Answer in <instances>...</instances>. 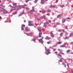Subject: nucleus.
<instances>
[{
    "instance_id": "1",
    "label": "nucleus",
    "mask_w": 73,
    "mask_h": 73,
    "mask_svg": "<svg viewBox=\"0 0 73 73\" xmlns=\"http://www.w3.org/2000/svg\"><path fill=\"white\" fill-rule=\"evenodd\" d=\"M32 23V21H29L28 22V25L29 26H34L35 28L36 27L34 26V25H33V24H31Z\"/></svg>"
},
{
    "instance_id": "2",
    "label": "nucleus",
    "mask_w": 73,
    "mask_h": 73,
    "mask_svg": "<svg viewBox=\"0 0 73 73\" xmlns=\"http://www.w3.org/2000/svg\"><path fill=\"white\" fill-rule=\"evenodd\" d=\"M47 52H46V55H48L49 53H51V52H50V49H47Z\"/></svg>"
},
{
    "instance_id": "3",
    "label": "nucleus",
    "mask_w": 73,
    "mask_h": 73,
    "mask_svg": "<svg viewBox=\"0 0 73 73\" xmlns=\"http://www.w3.org/2000/svg\"><path fill=\"white\" fill-rule=\"evenodd\" d=\"M58 50L59 51H60V53L62 54H63V55H65V54L63 52H62V50H60V49H58Z\"/></svg>"
},
{
    "instance_id": "4",
    "label": "nucleus",
    "mask_w": 73,
    "mask_h": 73,
    "mask_svg": "<svg viewBox=\"0 0 73 73\" xmlns=\"http://www.w3.org/2000/svg\"><path fill=\"white\" fill-rule=\"evenodd\" d=\"M42 35V34L41 33H40L39 34V36H37V38H38V37H42L41 36V35Z\"/></svg>"
},
{
    "instance_id": "5",
    "label": "nucleus",
    "mask_w": 73,
    "mask_h": 73,
    "mask_svg": "<svg viewBox=\"0 0 73 73\" xmlns=\"http://www.w3.org/2000/svg\"><path fill=\"white\" fill-rule=\"evenodd\" d=\"M25 29L26 31H30V28H28L27 27H26Z\"/></svg>"
},
{
    "instance_id": "6",
    "label": "nucleus",
    "mask_w": 73,
    "mask_h": 73,
    "mask_svg": "<svg viewBox=\"0 0 73 73\" xmlns=\"http://www.w3.org/2000/svg\"><path fill=\"white\" fill-rule=\"evenodd\" d=\"M40 3L42 4H44L45 3V1L44 0H41Z\"/></svg>"
},
{
    "instance_id": "7",
    "label": "nucleus",
    "mask_w": 73,
    "mask_h": 73,
    "mask_svg": "<svg viewBox=\"0 0 73 73\" xmlns=\"http://www.w3.org/2000/svg\"><path fill=\"white\" fill-rule=\"evenodd\" d=\"M44 27L45 28L47 27V23H44Z\"/></svg>"
},
{
    "instance_id": "8",
    "label": "nucleus",
    "mask_w": 73,
    "mask_h": 73,
    "mask_svg": "<svg viewBox=\"0 0 73 73\" xmlns=\"http://www.w3.org/2000/svg\"><path fill=\"white\" fill-rule=\"evenodd\" d=\"M15 10V7H12V9L11 10V12H12V11H14V10Z\"/></svg>"
},
{
    "instance_id": "9",
    "label": "nucleus",
    "mask_w": 73,
    "mask_h": 73,
    "mask_svg": "<svg viewBox=\"0 0 73 73\" xmlns=\"http://www.w3.org/2000/svg\"><path fill=\"white\" fill-rule=\"evenodd\" d=\"M19 8H25L24 6L23 5H19Z\"/></svg>"
},
{
    "instance_id": "10",
    "label": "nucleus",
    "mask_w": 73,
    "mask_h": 73,
    "mask_svg": "<svg viewBox=\"0 0 73 73\" xmlns=\"http://www.w3.org/2000/svg\"><path fill=\"white\" fill-rule=\"evenodd\" d=\"M40 28H41V27H38V28H37V29L38 30V31H39V32H41V29H40Z\"/></svg>"
},
{
    "instance_id": "11",
    "label": "nucleus",
    "mask_w": 73,
    "mask_h": 73,
    "mask_svg": "<svg viewBox=\"0 0 73 73\" xmlns=\"http://www.w3.org/2000/svg\"><path fill=\"white\" fill-rule=\"evenodd\" d=\"M45 38L46 40H50V39L51 38L48 37V36H46V37Z\"/></svg>"
},
{
    "instance_id": "12",
    "label": "nucleus",
    "mask_w": 73,
    "mask_h": 73,
    "mask_svg": "<svg viewBox=\"0 0 73 73\" xmlns=\"http://www.w3.org/2000/svg\"><path fill=\"white\" fill-rule=\"evenodd\" d=\"M62 65H64V67H65V68H66V64H65V63H63V62H62Z\"/></svg>"
},
{
    "instance_id": "13",
    "label": "nucleus",
    "mask_w": 73,
    "mask_h": 73,
    "mask_svg": "<svg viewBox=\"0 0 73 73\" xmlns=\"http://www.w3.org/2000/svg\"><path fill=\"white\" fill-rule=\"evenodd\" d=\"M50 34V36L52 37H54V36L53 35V33H51Z\"/></svg>"
},
{
    "instance_id": "14",
    "label": "nucleus",
    "mask_w": 73,
    "mask_h": 73,
    "mask_svg": "<svg viewBox=\"0 0 73 73\" xmlns=\"http://www.w3.org/2000/svg\"><path fill=\"white\" fill-rule=\"evenodd\" d=\"M65 45H66V44H64L60 46V47L64 48V47H65Z\"/></svg>"
},
{
    "instance_id": "15",
    "label": "nucleus",
    "mask_w": 73,
    "mask_h": 73,
    "mask_svg": "<svg viewBox=\"0 0 73 73\" xmlns=\"http://www.w3.org/2000/svg\"><path fill=\"white\" fill-rule=\"evenodd\" d=\"M56 7V5H51L50 6V8H55Z\"/></svg>"
},
{
    "instance_id": "16",
    "label": "nucleus",
    "mask_w": 73,
    "mask_h": 73,
    "mask_svg": "<svg viewBox=\"0 0 73 73\" xmlns=\"http://www.w3.org/2000/svg\"><path fill=\"white\" fill-rule=\"evenodd\" d=\"M24 12H22V13H21L19 15V17L21 16H22V15H23V14H24Z\"/></svg>"
},
{
    "instance_id": "17",
    "label": "nucleus",
    "mask_w": 73,
    "mask_h": 73,
    "mask_svg": "<svg viewBox=\"0 0 73 73\" xmlns=\"http://www.w3.org/2000/svg\"><path fill=\"white\" fill-rule=\"evenodd\" d=\"M59 61L61 62H62V60L61 59H60L59 60V61H58V63L59 64V65H60V63H59Z\"/></svg>"
},
{
    "instance_id": "18",
    "label": "nucleus",
    "mask_w": 73,
    "mask_h": 73,
    "mask_svg": "<svg viewBox=\"0 0 73 73\" xmlns=\"http://www.w3.org/2000/svg\"><path fill=\"white\" fill-rule=\"evenodd\" d=\"M64 20H62V23H65V21H66V19H64Z\"/></svg>"
},
{
    "instance_id": "19",
    "label": "nucleus",
    "mask_w": 73,
    "mask_h": 73,
    "mask_svg": "<svg viewBox=\"0 0 73 73\" xmlns=\"http://www.w3.org/2000/svg\"><path fill=\"white\" fill-rule=\"evenodd\" d=\"M40 41V42H41L42 44H43V43L44 42V41L42 40H40V41Z\"/></svg>"
},
{
    "instance_id": "20",
    "label": "nucleus",
    "mask_w": 73,
    "mask_h": 73,
    "mask_svg": "<svg viewBox=\"0 0 73 73\" xmlns=\"http://www.w3.org/2000/svg\"><path fill=\"white\" fill-rule=\"evenodd\" d=\"M61 16V14H59L58 16L57 17L58 18H59V17H60Z\"/></svg>"
},
{
    "instance_id": "21",
    "label": "nucleus",
    "mask_w": 73,
    "mask_h": 73,
    "mask_svg": "<svg viewBox=\"0 0 73 73\" xmlns=\"http://www.w3.org/2000/svg\"><path fill=\"white\" fill-rule=\"evenodd\" d=\"M62 43V42H57V44H61Z\"/></svg>"
},
{
    "instance_id": "22",
    "label": "nucleus",
    "mask_w": 73,
    "mask_h": 73,
    "mask_svg": "<svg viewBox=\"0 0 73 73\" xmlns=\"http://www.w3.org/2000/svg\"><path fill=\"white\" fill-rule=\"evenodd\" d=\"M70 50H67L66 51L67 53H70Z\"/></svg>"
},
{
    "instance_id": "23",
    "label": "nucleus",
    "mask_w": 73,
    "mask_h": 73,
    "mask_svg": "<svg viewBox=\"0 0 73 73\" xmlns=\"http://www.w3.org/2000/svg\"><path fill=\"white\" fill-rule=\"evenodd\" d=\"M69 36H66L65 38L66 39L68 40V39H69Z\"/></svg>"
},
{
    "instance_id": "24",
    "label": "nucleus",
    "mask_w": 73,
    "mask_h": 73,
    "mask_svg": "<svg viewBox=\"0 0 73 73\" xmlns=\"http://www.w3.org/2000/svg\"><path fill=\"white\" fill-rule=\"evenodd\" d=\"M62 33H61L60 34V36L61 37H62Z\"/></svg>"
},
{
    "instance_id": "25",
    "label": "nucleus",
    "mask_w": 73,
    "mask_h": 73,
    "mask_svg": "<svg viewBox=\"0 0 73 73\" xmlns=\"http://www.w3.org/2000/svg\"><path fill=\"white\" fill-rule=\"evenodd\" d=\"M50 10L49 9H48L47 10V12H50Z\"/></svg>"
},
{
    "instance_id": "26",
    "label": "nucleus",
    "mask_w": 73,
    "mask_h": 73,
    "mask_svg": "<svg viewBox=\"0 0 73 73\" xmlns=\"http://www.w3.org/2000/svg\"><path fill=\"white\" fill-rule=\"evenodd\" d=\"M56 24L57 25H60V23H58V22H57V23H56Z\"/></svg>"
},
{
    "instance_id": "27",
    "label": "nucleus",
    "mask_w": 73,
    "mask_h": 73,
    "mask_svg": "<svg viewBox=\"0 0 73 73\" xmlns=\"http://www.w3.org/2000/svg\"><path fill=\"white\" fill-rule=\"evenodd\" d=\"M42 38H41L40 39H38V41H40L41 40H42V39L43 38V37H42Z\"/></svg>"
},
{
    "instance_id": "28",
    "label": "nucleus",
    "mask_w": 73,
    "mask_h": 73,
    "mask_svg": "<svg viewBox=\"0 0 73 73\" xmlns=\"http://www.w3.org/2000/svg\"><path fill=\"white\" fill-rule=\"evenodd\" d=\"M73 34L72 33H71L70 34V35H69V36H72L73 35Z\"/></svg>"
},
{
    "instance_id": "29",
    "label": "nucleus",
    "mask_w": 73,
    "mask_h": 73,
    "mask_svg": "<svg viewBox=\"0 0 73 73\" xmlns=\"http://www.w3.org/2000/svg\"><path fill=\"white\" fill-rule=\"evenodd\" d=\"M17 12H15V13H13V15H15V14H16L17 13Z\"/></svg>"
},
{
    "instance_id": "30",
    "label": "nucleus",
    "mask_w": 73,
    "mask_h": 73,
    "mask_svg": "<svg viewBox=\"0 0 73 73\" xmlns=\"http://www.w3.org/2000/svg\"><path fill=\"white\" fill-rule=\"evenodd\" d=\"M21 30L22 31L24 30V27H21Z\"/></svg>"
},
{
    "instance_id": "31",
    "label": "nucleus",
    "mask_w": 73,
    "mask_h": 73,
    "mask_svg": "<svg viewBox=\"0 0 73 73\" xmlns=\"http://www.w3.org/2000/svg\"><path fill=\"white\" fill-rule=\"evenodd\" d=\"M43 18L44 19H45L46 18V16H45V15H43Z\"/></svg>"
},
{
    "instance_id": "32",
    "label": "nucleus",
    "mask_w": 73,
    "mask_h": 73,
    "mask_svg": "<svg viewBox=\"0 0 73 73\" xmlns=\"http://www.w3.org/2000/svg\"><path fill=\"white\" fill-rule=\"evenodd\" d=\"M64 6H65L64 5H60V7H62V8H63V7H64Z\"/></svg>"
},
{
    "instance_id": "33",
    "label": "nucleus",
    "mask_w": 73,
    "mask_h": 73,
    "mask_svg": "<svg viewBox=\"0 0 73 73\" xmlns=\"http://www.w3.org/2000/svg\"><path fill=\"white\" fill-rule=\"evenodd\" d=\"M29 1V0H26L25 2L27 3H28V2Z\"/></svg>"
},
{
    "instance_id": "34",
    "label": "nucleus",
    "mask_w": 73,
    "mask_h": 73,
    "mask_svg": "<svg viewBox=\"0 0 73 73\" xmlns=\"http://www.w3.org/2000/svg\"><path fill=\"white\" fill-rule=\"evenodd\" d=\"M35 18L36 19L37 17L38 16L36 15H35Z\"/></svg>"
},
{
    "instance_id": "35",
    "label": "nucleus",
    "mask_w": 73,
    "mask_h": 73,
    "mask_svg": "<svg viewBox=\"0 0 73 73\" xmlns=\"http://www.w3.org/2000/svg\"><path fill=\"white\" fill-rule=\"evenodd\" d=\"M26 10H28V9H29V8L27 7L26 8Z\"/></svg>"
},
{
    "instance_id": "36",
    "label": "nucleus",
    "mask_w": 73,
    "mask_h": 73,
    "mask_svg": "<svg viewBox=\"0 0 73 73\" xmlns=\"http://www.w3.org/2000/svg\"><path fill=\"white\" fill-rule=\"evenodd\" d=\"M12 4H13V5H16V3H13Z\"/></svg>"
},
{
    "instance_id": "37",
    "label": "nucleus",
    "mask_w": 73,
    "mask_h": 73,
    "mask_svg": "<svg viewBox=\"0 0 73 73\" xmlns=\"http://www.w3.org/2000/svg\"><path fill=\"white\" fill-rule=\"evenodd\" d=\"M22 27H25V25H22Z\"/></svg>"
},
{
    "instance_id": "38",
    "label": "nucleus",
    "mask_w": 73,
    "mask_h": 73,
    "mask_svg": "<svg viewBox=\"0 0 73 73\" xmlns=\"http://www.w3.org/2000/svg\"><path fill=\"white\" fill-rule=\"evenodd\" d=\"M33 12H37V11H35V10H33Z\"/></svg>"
},
{
    "instance_id": "39",
    "label": "nucleus",
    "mask_w": 73,
    "mask_h": 73,
    "mask_svg": "<svg viewBox=\"0 0 73 73\" xmlns=\"http://www.w3.org/2000/svg\"><path fill=\"white\" fill-rule=\"evenodd\" d=\"M65 29H68V27H67V26H65Z\"/></svg>"
},
{
    "instance_id": "40",
    "label": "nucleus",
    "mask_w": 73,
    "mask_h": 73,
    "mask_svg": "<svg viewBox=\"0 0 73 73\" xmlns=\"http://www.w3.org/2000/svg\"><path fill=\"white\" fill-rule=\"evenodd\" d=\"M6 11L5 9V10H1V11H2V12H4V11Z\"/></svg>"
},
{
    "instance_id": "41",
    "label": "nucleus",
    "mask_w": 73,
    "mask_h": 73,
    "mask_svg": "<svg viewBox=\"0 0 73 73\" xmlns=\"http://www.w3.org/2000/svg\"><path fill=\"white\" fill-rule=\"evenodd\" d=\"M45 12H46L45 11H43L42 12V13H45Z\"/></svg>"
},
{
    "instance_id": "42",
    "label": "nucleus",
    "mask_w": 73,
    "mask_h": 73,
    "mask_svg": "<svg viewBox=\"0 0 73 73\" xmlns=\"http://www.w3.org/2000/svg\"><path fill=\"white\" fill-rule=\"evenodd\" d=\"M67 66H69V65H70V63H67Z\"/></svg>"
},
{
    "instance_id": "43",
    "label": "nucleus",
    "mask_w": 73,
    "mask_h": 73,
    "mask_svg": "<svg viewBox=\"0 0 73 73\" xmlns=\"http://www.w3.org/2000/svg\"><path fill=\"white\" fill-rule=\"evenodd\" d=\"M66 19H67V20H69V19H70V18L68 17Z\"/></svg>"
},
{
    "instance_id": "44",
    "label": "nucleus",
    "mask_w": 73,
    "mask_h": 73,
    "mask_svg": "<svg viewBox=\"0 0 73 73\" xmlns=\"http://www.w3.org/2000/svg\"><path fill=\"white\" fill-rule=\"evenodd\" d=\"M58 56H59V57H62V55H61L59 54V55H58Z\"/></svg>"
},
{
    "instance_id": "45",
    "label": "nucleus",
    "mask_w": 73,
    "mask_h": 73,
    "mask_svg": "<svg viewBox=\"0 0 73 73\" xmlns=\"http://www.w3.org/2000/svg\"><path fill=\"white\" fill-rule=\"evenodd\" d=\"M46 23L47 24H48V25L49 24V22H48V21H47Z\"/></svg>"
},
{
    "instance_id": "46",
    "label": "nucleus",
    "mask_w": 73,
    "mask_h": 73,
    "mask_svg": "<svg viewBox=\"0 0 73 73\" xmlns=\"http://www.w3.org/2000/svg\"><path fill=\"white\" fill-rule=\"evenodd\" d=\"M62 59H63V60H65V61H66L67 60L66 59H64L63 58H61Z\"/></svg>"
},
{
    "instance_id": "47",
    "label": "nucleus",
    "mask_w": 73,
    "mask_h": 73,
    "mask_svg": "<svg viewBox=\"0 0 73 73\" xmlns=\"http://www.w3.org/2000/svg\"><path fill=\"white\" fill-rule=\"evenodd\" d=\"M7 13V11H5V12H3V13H4V14Z\"/></svg>"
},
{
    "instance_id": "48",
    "label": "nucleus",
    "mask_w": 73,
    "mask_h": 73,
    "mask_svg": "<svg viewBox=\"0 0 73 73\" xmlns=\"http://www.w3.org/2000/svg\"><path fill=\"white\" fill-rule=\"evenodd\" d=\"M29 13H31V14H32V11H29Z\"/></svg>"
},
{
    "instance_id": "49",
    "label": "nucleus",
    "mask_w": 73,
    "mask_h": 73,
    "mask_svg": "<svg viewBox=\"0 0 73 73\" xmlns=\"http://www.w3.org/2000/svg\"><path fill=\"white\" fill-rule=\"evenodd\" d=\"M56 50V49L55 48L53 49V51H54H54H55V50Z\"/></svg>"
},
{
    "instance_id": "50",
    "label": "nucleus",
    "mask_w": 73,
    "mask_h": 73,
    "mask_svg": "<svg viewBox=\"0 0 73 73\" xmlns=\"http://www.w3.org/2000/svg\"><path fill=\"white\" fill-rule=\"evenodd\" d=\"M30 11H31V12H33V10L32 9V10H31Z\"/></svg>"
},
{
    "instance_id": "51",
    "label": "nucleus",
    "mask_w": 73,
    "mask_h": 73,
    "mask_svg": "<svg viewBox=\"0 0 73 73\" xmlns=\"http://www.w3.org/2000/svg\"><path fill=\"white\" fill-rule=\"evenodd\" d=\"M55 53L56 54H57V51L55 52Z\"/></svg>"
},
{
    "instance_id": "52",
    "label": "nucleus",
    "mask_w": 73,
    "mask_h": 73,
    "mask_svg": "<svg viewBox=\"0 0 73 73\" xmlns=\"http://www.w3.org/2000/svg\"><path fill=\"white\" fill-rule=\"evenodd\" d=\"M62 31L63 32H65V31L64 29H62Z\"/></svg>"
},
{
    "instance_id": "53",
    "label": "nucleus",
    "mask_w": 73,
    "mask_h": 73,
    "mask_svg": "<svg viewBox=\"0 0 73 73\" xmlns=\"http://www.w3.org/2000/svg\"><path fill=\"white\" fill-rule=\"evenodd\" d=\"M28 34H30V35H32V33H28Z\"/></svg>"
},
{
    "instance_id": "54",
    "label": "nucleus",
    "mask_w": 73,
    "mask_h": 73,
    "mask_svg": "<svg viewBox=\"0 0 73 73\" xmlns=\"http://www.w3.org/2000/svg\"><path fill=\"white\" fill-rule=\"evenodd\" d=\"M37 20H38V21H40V19H37Z\"/></svg>"
},
{
    "instance_id": "55",
    "label": "nucleus",
    "mask_w": 73,
    "mask_h": 73,
    "mask_svg": "<svg viewBox=\"0 0 73 73\" xmlns=\"http://www.w3.org/2000/svg\"><path fill=\"white\" fill-rule=\"evenodd\" d=\"M34 7H32V9H33H33H34Z\"/></svg>"
},
{
    "instance_id": "56",
    "label": "nucleus",
    "mask_w": 73,
    "mask_h": 73,
    "mask_svg": "<svg viewBox=\"0 0 73 73\" xmlns=\"http://www.w3.org/2000/svg\"><path fill=\"white\" fill-rule=\"evenodd\" d=\"M49 21V22L50 23H51V21L50 20H48Z\"/></svg>"
},
{
    "instance_id": "57",
    "label": "nucleus",
    "mask_w": 73,
    "mask_h": 73,
    "mask_svg": "<svg viewBox=\"0 0 73 73\" xmlns=\"http://www.w3.org/2000/svg\"><path fill=\"white\" fill-rule=\"evenodd\" d=\"M36 39H34L33 40V41H36Z\"/></svg>"
},
{
    "instance_id": "58",
    "label": "nucleus",
    "mask_w": 73,
    "mask_h": 73,
    "mask_svg": "<svg viewBox=\"0 0 73 73\" xmlns=\"http://www.w3.org/2000/svg\"><path fill=\"white\" fill-rule=\"evenodd\" d=\"M41 19H44V17H41Z\"/></svg>"
},
{
    "instance_id": "59",
    "label": "nucleus",
    "mask_w": 73,
    "mask_h": 73,
    "mask_svg": "<svg viewBox=\"0 0 73 73\" xmlns=\"http://www.w3.org/2000/svg\"><path fill=\"white\" fill-rule=\"evenodd\" d=\"M50 43L49 42H47V44H49Z\"/></svg>"
},
{
    "instance_id": "60",
    "label": "nucleus",
    "mask_w": 73,
    "mask_h": 73,
    "mask_svg": "<svg viewBox=\"0 0 73 73\" xmlns=\"http://www.w3.org/2000/svg\"><path fill=\"white\" fill-rule=\"evenodd\" d=\"M67 59H68V60H71V59H70L67 58Z\"/></svg>"
},
{
    "instance_id": "61",
    "label": "nucleus",
    "mask_w": 73,
    "mask_h": 73,
    "mask_svg": "<svg viewBox=\"0 0 73 73\" xmlns=\"http://www.w3.org/2000/svg\"><path fill=\"white\" fill-rule=\"evenodd\" d=\"M35 1H36V2H37V1H38L39 0H35Z\"/></svg>"
},
{
    "instance_id": "62",
    "label": "nucleus",
    "mask_w": 73,
    "mask_h": 73,
    "mask_svg": "<svg viewBox=\"0 0 73 73\" xmlns=\"http://www.w3.org/2000/svg\"><path fill=\"white\" fill-rule=\"evenodd\" d=\"M0 8H1V9H4V8L3 7H0Z\"/></svg>"
},
{
    "instance_id": "63",
    "label": "nucleus",
    "mask_w": 73,
    "mask_h": 73,
    "mask_svg": "<svg viewBox=\"0 0 73 73\" xmlns=\"http://www.w3.org/2000/svg\"><path fill=\"white\" fill-rule=\"evenodd\" d=\"M45 49H46L45 50H46L47 49H46V47H45Z\"/></svg>"
},
{
    "instance_id": "64",
    "label": "nucleus",
    "mask_w": 73,
    "mask_h": 73,
    "mask_svg": "<svg viewBox=\"0 0 73 73\" xmlns=\"http://www.w3.org/2000/svg\"><path fill=\"white\" fill-rule=\"evenodd\" d=\"M58 31L59 32H61V31L60 30H58Z\"/></svg>"
}]
</instances>
